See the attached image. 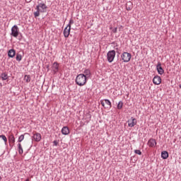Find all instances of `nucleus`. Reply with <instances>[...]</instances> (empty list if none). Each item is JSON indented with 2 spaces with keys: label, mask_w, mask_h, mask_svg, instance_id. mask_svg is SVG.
<instances>
[{
  "label": "nucleus",
  "mask_w": 181,
  "mask_h": 181,
  "mask_svg": "<svg viewBox=\"0 0 181 181\" xmlns=\"http://www.w3.org/2000/svg\"><path fill=\"white\" fill-rule=\"evenodd\" d=\"M75 83L77 84V86L83 87V86H86V83H87V78L86 76H84V74H78L76 77Z\"/></svg>",
  "instance_id": "1"
},
{
  "label": "nucleus",
  "mask_w": 181,
  "mask_h": 181,
  "mask_svg": "<svg viewBox=\"0 0 181 181\" xmlns=\"http://www.w3.org/2000/svg\"><path fill=\"white\" fill-rule=\"evenodd\" d=\"M115 50H110L107 54V60L109 63H112L115 59Z\"/></svg>",
  "instance_id": "2"
},
{
  "label": "nucleus",
  "mask_w": 181,
  "mask_h": 181,
  "mask_svg": "<svg viewBox=\"0 0 181 181\" xmlns=\"http://www.w3.org/2000/svg\"><path fill=\"white\" fill-rule=\"evenodd\" d=\"M131 57V53L127 52H123L122 54L121 55V59L124 62V63H128V62H130Z\"/></svg>",
  "instance_id": "3"
},
{
  "label": "nucleus",
  "mask_w": 181,
  "mask_h": 181,
  "mask_svg": "<svg viewBox=\"0 0 181 181\" xmlns=\"http://www.w3.org/2000/svg\"><path fill=\"white\" fill-rule=\"evenodd\" d=\"M11 36H13V37H18V36H19V28L18 25H14L11 28Z\"/></svg>",
  "instance_id": "4"
},
{
  "label": "nucleus",
  "mask_w": 181,
  "mask_h": 181,
  "mask_svg": "<svg viewBox=\"0 0 181 181\" xmlns=\"http://www.w3.org/2000/svg\"><path fill=\"white\" fill-rule=\"evenodd\" d=\"M32 139H34L35 142H40V141L42 140V134H40V133L35 132V134H33Z\"/></svg>",
  "instance_id": "5"
},
{
  "label": "nucleus",
  "mask_w": 181,
  "mask_h": 181,
  "mask_svg": "<svg viewBox=\"0 0 181 181\" xmlns=\"http://www.w3.org/2000/svg\"><path fill=\"white\" fill-rule=\"evenodd\" d=\"M128 127L130 128H133L134 125H136V119L134 117H131L128 121H127Z\"/></svg>",
  "instance_id": "6"
},
{
  "label": "nucleus",
  "mask_w": 181,
  "mask_h": 181,
  "mask_svg": "<svg viewBox=\"0 0 181 181\" xmlns=\"http://www.w3.org/2000/svg\"><path fill=\"white\" fill-rule=\"evenodd\" d=\"M156 70L160 76H162L165 73V70L162 68V64L160 62H158L156 65Z\"/></svg>",
  "instance_id": "7"
},
{
  "label": "nucleus",
  "mask_w": 181,
  "mask_h": 181,
  "mask_svg": "<svg viewBox=\"0 0 181 181\" xmlns=\"http://www.w3.org/2000/svg\"><path fill=\"white\" fill-rule=\"evenodd\" d=\"M153 83L156 86H159V84H160V83H162V78H160V76H159L158 75L155 76L153 78Z\"/></svg>",
  "instance_id": "8"
},
{
  "label": "nucleus",
  "mask_w": 181,
  "mask_h": 181,
  "mask_svg": "<svg viewBox=\"0 0 181 181\" xmlns=\"http://www.w3.org/2000/svg\"><path fill=\"white\" fill-rule=\"evenodd\" d=\"M59 63H57V62H55L52 64V71L53 73H54V74H56V73H59Z\"/></svg>",
  "instance_id": "9"
},
{
  "label": "nucleus",
  "mask_w": 181,
  "mask_h": 181,
  "mask_svg": "<svg viewBox=\"0 0 181 181\" xmlns=\"http://www.w3.org/2000/svg\"><path fill=\"white\" fill-rule=\"evenodd\" d=\"M148 145L150 148H155V146H156V140L154 139H150L148 141Z\"/></svg>",
  "instance_id": "10"
},
{
  "label": "nucleus",
  "mask_w": 181,
  "mask_h": 181,
  "mask_svg": "<svg viewBox=\"0 0 181 181\" xmlns=\"http://www.w3.org/2000/svg\"><path fill=\"white\" fill-rule=\"evenodd\" d=\"M8 142H9L10 146H12V145L15 144V136H13V134H11L9 135Z\"/></svg>",
  "instance_id": "11"
},
{
  "label": "nucleus",
  "mask_w": 181,
  "mask_h": 181,
  "mask_svg": "<svg viewBox=\"0 0 181 181\" xmlns=\"http://www.w3.org/2000/svg\"><path fill=\"white\" fill-rule=\"evenodd\" d=\"M15 54H16V50L14 49H9L8 52V56L11 57V59H13L15 57Z\"/></svg>",
  "instance_id": "12"
},
{
  "label": "nucleus",
  "mask_w": 181,
  "mask_h": 181,
  "mask_svg": "<svg viewBox=\"0 0 181 181\" xmlns=\"http://www.w3.org/2000/svg\"><path fill=\"white\" fill-rule=\"evenodd\" d=\"M62 135H69L70 134V129H69V127H64L62 129Z\"/></svg>",
  "instance_id": "13"
},
{
  "label": "nucleus",
  "mask_w": 181,
  "mask_h": 181,
  "mask_svg": "<svg viewBox=\"0 0 181 181\" xmlns=\"http://www.w3.org/2000/svg\"><path fill=\"white\" fill-rule=\"evenodd\" d=\"M38 5H40V8H41V12H46V10L47 9V6H46L44 3H40Z\"/></svg>",
  "instance_id": "14"
},
{
  "label": "nucleus",
  "mask_w": 181,
  "mask_h": 181,
  "mask_svg": "<svg viewBox=\"0 0 181 181\" xmlns=\"http://www.w3.org/2000/svg\"><path fill=\"white\" fill-rule=\"evenodd\" d=\"M132 8H134V4L131 1H128L126 4L127 11H132Z\"/></svg>",
  "instance_id": "15"
},
{
  "label": "nucleus",
  "mask_w": 181,
  "mask_h": 181,
  "mask_svg": "<svg viewBox=\"0 0 181 181\" xmlns=\"http://www.w3.org/2000/svg\"><path fill=\"white\" fill-rule=\"evenodd\" d=\"M70 29L67 28V27H66L64 30V37H68L69 36H70Z\"/></svg>",
  "instance_id": "16"
},
{
  "label": "nucleus",
  "mask_w": 181,
  "mask_h": 181,
  "mask_svg": "<svg viewBox=\"0 0 181 181\" xmlns=\"http://www.w3.org/2000/svg\"><path fill=\"white\" fill-rule=\"evenodd\" d=\"M161 158L163 159H167L169 158V153H168V151H164L161 152Z\"/></svg>",
  "instance_id": "17"
},
{
  "label": "nucleus",
  "mask_w": 181,
  "mask_h": 181,
  "mask_svg": "<svg viewBox=\"0 0 181 181\" xmlns=\"http://www.w3.org/2000/svg\"><path fill=\"white\" fill-rule=\"evenodd\" d=\"M83 73H84L83 74H84V76H86V78H88V77H90L91 76V71L88 69H85Z\"/></svg>",
  "instance_id": "18"
},
{
  "label": "nucleus",
  "mask_w": 181,
  "mask_h": 181,
  "mask_svg": "<svg viewBox=\"0 0 181 181\" xmlns=\"http://www.w3.org/2000/svg\"><path fill=\"white\" fill-rule=\"evenodd\" d=\"M17 146H18L19 155H22L23 153V148H22V144H21V143H18L17 144Z\"/></svg>",
  "instance_id": "19"
},
{
  "label": "nucleus",
  "mask_w": 181,
  "mask_h": 181,
  "mask_svg": "<svg viewBox=\"0 0 181 181\" xmlns=\"http://www.w3.org/2000/svg\"><path fill=\"white\" fill-rule=\"evenodd\" d=\"M0 77L3 81L8 80V74L2 73L1 74Z\"/></svg>",
  "instance_id": "20"
},
{
  "label": "nucleus",
  "mask_w": 181,
  "mask_h": 181,
  "mask_svg": "<svg viewBox=\"0 0 181 181\" xmlns=\"http://www.w3.org/2000/svg\"><path fill=\"white\" fill-rule=\"evenodd\" d=\"M24 81L25 83H30V75H25Z\"/></svg>",
  "instance_id": "21"
},
{
  "label": "nucleus",
  "mask_w": 181,
  "mask_h": 181,
  "mask_svg": "<svg viewBox=\"0 0 181 181\" xmlns=\"http://www.w3.org/2000/svg\"><path fill=\"white\" fill-rule=\"evenodd\" d=\"M122 107H124V103L122 100H120L117 104V110H122Z\"/></svg>",
  "instance_id": "22"
},
{
  "label": "nucleus",
  "mask_w": 181,
  "mask_h": 181,
  "mask_svg": "<svg viewBox=\"0 0 181 181\" xmlns=\"http://www.w3.org/2000/svg\"><path fill=\"white\" fill-rule=\"evenodd\" d=\"M103 101H105V103L106 104V105H108L110 108L112 107V105L111 104V101H110V100L104 99Z\"/></svg>",
  "instance_id": "23"
},
{
  "label": "nucleus",
  "mask_w": 181,
  "mask_h": 181,
  "mask_svg": "<svg viewBox=\"0 0 181 181\" xmlns=\"http://www.w3.org/2000/svg\"><path fill=\"white\" fill-rule=\"evenodd\" d=\"M0 138H1V139H3V141L5 143V145H6V142H8V139L6 138V136L1 134V135H0Z\"/></svg>",
  "instance_id": "24"
},
{
  "label": "nucleus",
  "mask_w": 181,
  "mask_h": 181,
  "mask_svg": "<svg viewBox=\"0 0 181 181\" xmlns=\"http://www.w3.org/2000/svg\"><path fill=\"white\" fill-rule=\"evenodd\" d=\"M16 60L17 62H21V60H22V54H17L16 57Z\"/></svg>",
  "instance_id": "25"
},
{
  "label": "nucleus",
  "mask_w": 181,
  "mask_h": 181,
  "mask_svg": "<svg viewBox=\"0 0 181 181\" xmlns=\"http://www.w3.org/2000/svg\"><path fill=\"white\" fill-rule=\"evenodd\" d=\"M23 139H25V135L24 134H21L18 139V142H22V141H23Z\"/></svg>",
  "instance_id": "26"
},
{
  "label": "nucleus",
  "mask_w": 181,
  "mask_h": 181,
  "mask_svg": "<svg viewBox=\"0 0 181 181\" xmlns=\"http://www.w3.org/2000/svg\"><path fill=\"white\" fill-rule=\"evenodd\" d=\"M38 16H40V11H36L34 13V17H35V18H37Z\"/></svg>",
  "instance_id": "27"
},
{
  "label": "nucleus",
  "mask_w": 181,
  "mask_h": 181,
  "mask_svg": "<svg viewBox=\"0 0 181 181\" xmlns=\"http://www.w3.org/2000/svg\"><path fill=\"white\" fill-rule=\"evenodd\" d=\"M134 153H136V155H142V152L141 151V150H134Z\"/></svg>",
  "instance_id": "28"
},
{
  "label": "nucleus",
  "mask_w": 181,
  "mask_h": 181,
  "mask_svg": "<svg viewBox=\"0 0 181 181\" xmlns=\"http://www.w3.org/2000/svg\"><path fill=\"white\" fill-rule=\"evenodd\" d=\"M104 100H100V104L103 107H104V108H107L105 107V103H104Z\"/></svg>",
  "instance_id": "29"
},
{
  "label": "nucleus",
  "mask_w": 181,
  "mask_h": 181,
  "mask_svg": "<svg viewBox=\"0 0 181 181\" xmlns=\"http://www.w3.org/2000/svg\"><path fill=\"white\" fill-rule=\"evenodd\" d=\"M35 9L37 11L42 12V10H40V6L39 4L36 6Z\"/></svg>",
  "instance_id": "30"
},
{
  "label": "nucleus",
  "mask_w": 181,
  "mask_h": 181,
  "mask_svg": "<svg viewBox=\"0 0 181 181\" xmlns=\"http://www.w3.org/2000/svg\"><path fill=\"white\" fill-rule=\"evenodd\" d=\"M112 32L113 33H117V32H118V28H113L112 30Z\"/></svg>",
  "instance_id": "31"
},
{
  "label": "nucleus",
  "mask_w": 181,
  "mask_h": 181,
  "mask_svg": "<svg viewBox=\"0 0 181 181\" xmlns=\"http://www.w3.org/2000/svg\"><path fill=\"white\" fill-rule=\"evenodd\" d=\"M53 144H54V146H57L59 145V141H57V140H55L53 141Z\"/></svg>",
  "instance_id": "32"
},
{
  "label": "nucleus",
  "mask_w": 181,
  "mask_h": 181,
  "mask_svg": "<svg viewBox=\"0 0 181 181\" xmlns=\"http://www.w3.org/2000/svg\"><path fill=\"white\" fill-rule=\"evenodd\" d=\"M73 23H74V21L73 20V18H71V19L69 20V25H73Z\"/></svg>",
  "instance_id": "33"
},
{
  "label": "nucleus",
  "mask_w": 181,
  "mask_h": 181,
  "mask_svg": "<svg viewBox=\"0 0 181 181\" xmlns=\"http://www.w3.org/2000/svg\"><path fill=\"white\" fill-rule=\"evenodd\" d=\"M66 28H67V29H69L71 30V24H69H69L66 25Z\"/></svg>",
  "instance_id": "34"
},
{
  "label": "nucleus",
  "mask_w": 181,
  "mask_h": 181,
  "mask_svg": "<svg viewBox=\"0 0 181 181\" xmlns=\"http://www.w3.org/2000/svg\"><path fill=\"white\" fill-rule=\"evenodd\" d=\"M179 88H181V84L179 85Z\"/></svg>",
  "instance_id": "35"
},
{
  "label": "nucleus",
  "mask_w": 181,
  "mask_h": 181,
  "mask_svg": "<svg viewBox=\"0 0 181 181\" xmlns=\"http://www.w3.org/2000/svg\"><path fill=\"white\" fill-rule=\"evenodd\" d=\"M2 180V177H0V181Z\"/></svg>",
  "instance_id": "36"
}]
</instances>
